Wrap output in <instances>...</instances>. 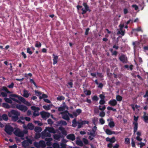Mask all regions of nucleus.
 <instances>
[{"mask_svg": "<svg viewBox=\"0 0 148 148\" xmlns=\"http://www.w3.org/2000/svg\"><path fill=\"white\" fill-rule=\"evenodd\" d=\"M3 106L6 108L9 109L11 108V106L7 103H4L2 104Z\"/></svg>", "mask_w": 148, "mask_h": 148, "instance_id": "33", "label": "nucleus"}, {"mask_svg": "<svg viewBox=\"0 0 148 148\" xmlns=\"http://www.w3.org/2000/svg\"><path fill=\"white\" fill-rule=\"evenodd\" d=\"M99 97L101 99V100H104L105 97L104 95L102 94H100L99 95Z\"/></svg>", "mask_w": 148, "mask_h": 148, "instance_id": "61", "label": "nucleus"}, {"mask_svg": "<svg viewBox=\"0 0 148 148\" xmlns=\"http://www.w3.org/2000/svg\"><path fill=\"white\" fill-rule=\"evenodd\" d=\"M27 52L30 55H31L33 53V52L30 50V49L29 47L27 48Z\"/></svg>", "mask_w": 148, "mask_h": 148, "instance_id": "59", "label": "nucleus"}, {"mask_svg": "<svg viewBox=\"0 0 148 148\" xmlns=\"http://www.w3.org/2000/svg\"><path fill=\"white\" fill-rule=\"evenodd\" d=\"M53 147L54 148H59V145L58 144L55 143L53 145Z\"/></svg>", "mask_w": 148, "mask_h": 148, "instance_id": "49", "label": "nucleus"}, {"mask_svg": "<svg viewBox=\"0 0 148 148\" xmlns=\"http://www.w3.org/2000/svg\"><path fill=\"white\" fill-rule=\"evenodd\" d=\"M77 123H78V128H81L82 126V125H83L82 123V122H77Z\"/></svg>", "mask_w": 148, "mask_h": 148, "instance_id": "57", "label": "nucleus"}, {"mask_svg": "<svg viewBox=\"0 0 148 148\" xmlns=\"http://www.w3.org/2000/svg\"><path fill=\"white\" fill-rule=\"evenodd\" d=\"M9 97L10 98L5 97L4 98V100L6 102L11 104L12 103V100H13L10 98V95H9Z\"/></svg>", "mask_w": 148, "mask_h": 148, "instance_id": "27", "label": "nucleus"}, {"mask_svg": "<svg viewBox=\"0 0 148 148\" xmlns=\"http://www.w3.org/2000/svg\"><path fill=\"white\" fill-rule=\"evenodd\" d=\"M20 114V112L14 110H11L10 112L8 113V116L9 117L11 118L12 120L14 122H16L18 120L17 122L18 123L22 122L21 119L18 120V116Z\"/></svg>", "mask_w": 148, "mask_h": 148, "instance_id": "1", "label": "nucleus"}, {"mask_svg": "<svg viewBox=\"0 0 148 148\" xmlns=\"http://www.w3.org/2000/svg\"><path fill=\"white\" fill-rule=\"evenodd\" d=\"M28 129L31 130H34V126L32 123H29L27 124Z\"/></svg>", "mask_w": 148, "mask_h": 148, "instance_id": "26", "label": "nucleus"}, {"mask_svg": "<svg viewBox=\"0 0 148 148\" xmlns=\"http://www.w3.org/2000/svg\"><path fill=\"white\" fill-rule=\"evenodd\" d=\"M45 129L47 130L49 133H53L55 134L56 133V131L55 129L53 127H46Z\"/></svg>", "mask_w": 148, "mask_h": 148, "instance_id": "13", "label": "nucleus"}, {"mask_svg": "<svg viewBox=\"0 0 148 148\" xmlns=\"http://www.w3.org/2000/svg\"><path fill=\"white\" fill-rule=\"evenodd\" d=\"M105 113L103 111H102L100 112L99 116L101 117H103L105 116Z\"/></svg>", "mask_w": 148, "mask_h": 148, "instance_id": "45", "label": "nucleus"}, {"mask_svg": "<svg viewBox=\"0 0 148 148\" xmlns=\"http://www.w3.org/2000/svg\"><path fill=\"white\" fill-rule=\"evenodd\" d=\"M99 122L101 125L105 123V120L102 118L99 119Z\"/></svg>", "mask_w": 148, "mask_h": 148, "instance_id": "63", "label": "nucleus"}, {"mask_svg": "<svg viewBox=\"0 0 148 148\" xmlns=\"http://www.w3.org/2000/svg\"><path fill=\"white\" fill-rule=\"evenodd\" d=\"M106 132L107 134L109 135H111L113 134H115V132L112 131L108 129H107L106 130Z\"/></svg>", "mask_w": 148, "mask_h": 148, "instance_id": "25", "label": "nucleus"}, {"mask_svg": "<svg viewBox=\"0 0 148 148\" xmlns=\"http://www.w3.org/2000/svg\"><path fill=\"white\" fill-rule=\"evenodd\" d=\"M40 147L44 148L46 147V145L44 141L41 140L39 141Z\"/></svg>", "mask_w": 148, "mask_h": 148, "instance_id": "28", "label": "nucleus"}, {"mask_svg": "<svg viewBox=\"0 0 148 148\" xmlns=\"http://www.w3.org/2000/svg\"><path fill=\"white\" fill-rule=\"evenodd\" d=\"M25 138L26 140H24L22 143V147L24 148H26L29 146L30 144L32 143V140L29 138L28 136H26Z\"/></svg>", "mask_w": 148, "mask_h": 148, "instance_id": "3", "label": "nucleus"}, {"mask_svg": "<svg viewBox=\"0 0 148 148\" xmlns=\"http://www.w3.org/2000/svg\"><path fill=\"white\" fill-rule=\"evenodd\" d=\"M76 144L80 146H82L83 145V144L82 142L80 140H77L76 142Z\"/></svg>", "mask_w": 148, "mask_h": 148, "instance_id": "35", "label": "nucleus"}, {"mask_svg": "<svg viewBox=\"0 0 148 148\" xmlns=\"http://www.w3.org/2000/svg\"><path fill=\"white\" fill-rule=\"evenodd\" d=\"M41 135L39 133H36L35 134V138L36 139H38L41 136Z\"/></svg>", "mask_w": 148, "mask_h": 148, "instance_id": "46", "label": "nucleus"}, {"mask_svg": "<svg viewBox=\"0 0 148 148\" xmlns=\"http://www.w3.org/2000/svg\"><path fill=\"white\" fill-rule=\"evenodd\" d=\"M125 143L126 144H128L130 143V139L128 138H125Z\"/></svg>", "mask_w": 148, "mask_h": 148, "instance_id": "52", "label": "nucleus"}, {"mask_svg": "<svg viewBox=\"0 0 148 148\" xmlns=\"http://www.w3.org/2000/svg\"><path fill=\"white\" fill-rule=\"evenodd\" d=\"M4 120L7 121L8 119V118L7 115L6 114H3L2 115L1 117Z\"/></svg>", "mask_w": 148, "mask_h": 148, "instance_id": "40", "label": "nucleus"}, {"mask_svg": "<svg viewBox=\"0 0 148 148\" xmlns=\"http://www.w3.org/2000/svg\"><path fill=\"white\" fill-rule=\"evenodd\" d=\"M34 145L35 147L37 148H40L39 142L38 143L36 142H35L34 143Z\"/></svg>", "mask_w": 148, "mask_h": 148, "instance_id": "44", "label": "nucleus"}, {"mask_svg": "<svg viewBox=\"0 0 148 148\" xmlns=\"http://www.w3.org/2000/svg\"><path fill=\"white\" fill-rule=\"evenodd\" d=\"M14 83L13 82H12L8 86V88H12L14 86Z\"/></svg>", "mask_w": 148, "mask_h": 148, "instance_id": "62", "label": "nucleus"}, {"mask_svg": "<svg viewBox=\"0 0 148 148\" xmlns=\"http://www.w3.org/2000/svg\"><path fill=\"white\" fill-rule=\"evenodd\" d=\"M98 120V118L97 117H94L93 118L92 120V121L93 123L95 125L96 122Z\"/></svg>", "mask_w": 148, "mask_h": 148, "instance_id": "58", "label": "nucleus"}, {"mask_svg": "<svg viewBox=\"0 0 148 148\" xmlns=\"http://www.w3.org/2000/svg\"><path fill=\"white\" fill-rule=\"evenodd\" d=\"M10 98L13 100V101L18 103H20V102L19 101L15 98H13V97L17 98L21 101L27 106H31L30 103L28 101H26L25 98L21 96H19L18 95L16 94H10Z\"/></svg>", "mask_w": 148, "mask_h": 148, "instance_id": "2", "label": "nucleus"}, {"mask_svg": "<svg viewBox=\"0 0 148 148\" xmlns=\"http://www.w3.org/2000/svg\"><path fill=\"white\" fill-rule=\"evenodd\" d=\"M82 112V111L81 109H78L76 110L75 112H73V114L74 116L76 117L77 115H79V114L81 113Z\"/></svg>", "mask_w": 148, "mask_h": 148, "instance_id": "14", "label": "nucleus"}, {"mask_svg": "<svg viewBox=\"0 0 148 148\" xmlns=\"http://www.w3.org/2000/svg\"><path fill=\"white\" fill-rule=\"evenodd\" d=\"M108 104L112 106H115L117 104L116 101L114 99L112 100H110L108 102Z\"/></svg>", "mask_w": 148, "mask_h": 148, "instance_id": "16", "label": "nucleus"}, {"mask_svg": "<svg viewBox=\"0 0 148 148\" xmlns=\"http://www.w3.org/2000/svg\"><path fill=\"white\" fill-rule=\"evenodd\" d=\"M23 96L26 98H28L29 96V93H28L27 90H23Z\"/></svg>", "mask_w": 148, "mask_h": 148, "instance_id": "23", "label": "nucleus"}, {"mask_svg": "<svg viewBox=\"0 0 148 148\" xmlns=\"http://www.w3.org/2000/svg\"><path fill=\"white\" fill-rule=\"evenodd\" d=\"M53 137L55 139L58 140L62 137V136L60 135L55 134L53 135Z\"/></svg>", "mask_w": 148, "mask_h": 148, "instance_id": "32", "label": "nucleus"}, {"mask_svg": "<svg viewBox=\"0 0 148 148\" xmlns=\"http://www.w3.org/2000/svg\"><path fill=\"white\" fill-rule=\"evenodd\" d=\"M106 141L109 142L111 143H114L116 141L114 136H113L111 138L109 137H107L106 138Z\"/></svg>", "mask_w": 148, "mask_h": 148, "instance_id": "15", "label": "nucleus"}, {"mask_svg": "<svg viewBox=\"0 0 148 148\" xmlns=\"http://www.w3.org/2000/svg\"><path fill=\"white\" fill-rule=\"evenodd\" d=\"M97 129V127L96 126H94L92 127V130L90 132L88 133V134L90 135L93 137H95L97 134L96 133V132Z\"/></svg>", "mask_w": 148, "mask_h": 148, "instance_id": "7", "label": "nucleus"}, {"mask_svg": "<svg viewBox=\"0 0 148 148\" xmlns=\"http://www.w3.org/2000/svg\"><path fill=\"white\" fill-rule=\"evenodd\" d=\"M134 120L135 121V122H134L133 123V125H134L133 128L134 134H135L138 130V123L137 122V121H138V116L136 117L135 116H134Z\"/></svg>", "mask_w": 148, "mask_h": 148, "instance_id": "4", "label": "nucleus"}, {"mask_svg": "<svg viewBox=\"0 0 148 148\" xmlns=\"http://www.w3.org/2000/svg\"><path fill=\"white\" fill-rule=\"evenodd\" d=\"M65 97L62 96H59L57 98V100L59 101L64 100L65 99Z\"/></svg>", "mask_w": 148, "mask_h": 148, "instance_id": "38", "label": "nucleus"}, {"mask_svg": "<svg viewBox=\"0 0 148 148\" xmlns=\"http://www.w3.org/2000/svg\"><path fill=\"white\" fill-rule=\"evenodd\" d=\"M41 46V43L39 42H38V41H36V42L35 44V47H38L39 48Z\"/></svg>", "mask_w": 148, "mask_h": 148, "instance_id": "41", "label": "nucleus"}, {"mask_svg": "<svg viewBox=\"0 0 148 148\" xmlns=\"http://www.w3.org/2000/svg\"><path fill=\"white\" fill-rule=\"evenodd\" d=\"M34 130L36 133H40L42 131V129L41 127L36 126L35 127Z\"/></svg>", "mask_w": 148, "mask_h": 148, "instance_id": "24", "label": "nucleus"}, {"mask_svg": "<svg viewBox=\"0 0 148 148\" xmlns=\"http://www.w3.org/2000/svg\"><path fill=\"white\" fill-rule=\"evenodd\" d=\"M106 108V107L105 105H104L102 107L101 105H99V109L102 111H103L105 110Z\"/></svg>", "mask_w": 148, "mask_h": 148, "instance_id": "37", "label": "nucleus"}, {"mask_svg": "<svg viewBox=\"0 0 148 148\" xmlns=\"http://www.w3.org/2000/svg\"><path fill=\"white\" fill-rule=\"evenodd\" d=\"M143 118L144 119V122L147 123H148V116L146 115V113L145 112H143Z\"/></svg>", "mask_w": 148, "mask_h": 148, "instance_id": "19", "label": "nucleus"}, {"mask_svg": "<svg viewBox=\"0 0 148 148\" xmlns=\"http://www.w3.org/2000/svg\"><path fill=\"white\" fill-rule=\"evenodd\" d=\"M50 105H48L47 106L46 105H44L43 106V108L45 110H50Z\"/></svg>", "mask_w": 148, "mask_h": 148, "instance_id": "42", "label": "nucleus"}, {"mask_svg": "<svg viewBox=\"0 0 148 148\" xmlns=\"http://www.w3.org/2000/svg\"><path fill=\"white\" fill-rule=\"evenodd\" d=\"M34 92L35 93L36 95L37 96H38L41 95L42 94V93L40 92L39 91H38V90H34Z\"/></svg>", "mask_w": 148, "mask_h": 148, "instance_id": "47", "label": "nucleus"}, {"mask_svg": "<svg viewBox=\"0 0 148 148\" xmlns=\"http://www.w3.org/2000/svg\"><path fill=\"white\" fill-rule=\"evenodd\" d=\"M62 115V118L66 120L69 121L70 120V118L69 115L67 114H61Z\"/></svg>", "mask_w": 148, "mask_h": 148, "instance_id": "21", "label": "nucleus"}, {"mask_svg": "<svg viewBox=\"0 0 148 148\" xmlns=\"http://www.w3.org/2000/svg\"><path fill=\"white\" fill-rule=\"evenodd\" d=\"M14 134L16 136H17L20 137H23V134L22 132L18 130H16L14 132Z\"/></svg>", "mask_w": 148, "mask_h": 148, "instance_id": "10", "label": "nucleus"}, {"mask_svg": "<svg viewBox=\"0 0 148 148\" xmlns=\"http://www.w3.org/2000/svg\"><path fill=\"white\" fill-rule=\"evenodd\" d=\"M59 130L61 131L62 134L65 135H67L66 131L65 130V129L62 127H60L59 128Z\"/></svg>", "mask_w": 148, "mask_h": 148, "instance_id": "20", "label": "nucleus"}, {"mask_svg": "<svg viewBox=\"0 0 148 148\" xmlns=\"http://www.w3.org/2000/svg\"><path fill=\"white\" fill-rule=\"evenodd\" d=\"M16 108L24 112L27 111V108L25 106L19 104H17L16 106Z\"/></svg>", "mask_w": 148, "mask_h": 148, "instance_id": "6", "label": "nucleus"}, {"mask_svg": "<svg viewBox=\"0 0 148 148\" xmlns=\"http://www.w3.org/2000/svg\"><path fill=\"white\" fill-rule=\"evenodd\" d=\"M138 145H140V148H142L143 146L145 145V143L143 142H140V143H138Z\"/></svg>", "mask_w": 148, "mask_h": 148, "instance_id": "60", "label": "nucleus"}, {"mask_svg": "<svg viewBox=\"0 0 148 148\" xmlns=\"http://www.w3.org/2000/svg\"><path fill=\"white\" fill-rule=\"evenodd\" d=\"M83 5L84 6L85 8V10H86L87 11H88L89 12L91 11V10L89 9V7L87 5V4L86 3H84L83 4Z\"/></svg>", "mask_w": 148, "mask_h": 148, "instance_id": "29", "label": "nucleus"}, {"mask_svg": "<svg viewBox=\"0 0 148 148\" xmlns=\"http://www.w3.org/2000/svg\"><path fill=\"white\" fill-rule=\"evenodd\" d=\"M66 138L68 139L73 141L75 139V136L74 134H69L66 136Z\"/></svg>", "mask_w": 148, "mask_h": 148, "instance_id": "17", "label": "nucleus"}, {"mask_svg": "<svg viewBox=\"0 0 148 148\" xmlns=\"http://www.w3.org/2000/svg\"><path fill=\"white\" fill-rule=\"evenodd\" d=\"M4 130L8 134L10 135L13 132L14 129L11 125H8L5 126Z\"/></svg>", "mask_w": 148, "mask_h": 148, "instance_id": "5", "label": "nucleus"}, {"mask_svg": "<svg viewBox=\"0 0 148 148\" xmlns=\"http://www.w3.org/2000/svg\"><path fill=\"white\" fill-rule=\"evenodd\" d=\"M99 99V98L96 95L94 96L92 98V99L93 101H98Z\"/></svg>", "mask_w": 148, "mask_h": 148, "instance_id": "43", "label": "nucleus"}, {"mask_svg": "<svg viewBox=\"0 0 148 148\" xmlns=\"http://www.w3.org/2000/svg\"><path fill=\"white\" fill-rule=\"evenodd\" d=\"M136 134L137 135L136 137V140L138 141L141 142L142 140V138L140 137L141 135V132L140 131H137Z\"/></svg>", "mask_w": 148, "mask_h": 148, "instance_id": "12", "label": "nucleus"}, {"mask_svg": "<svg viewBox=\"0 0 148 148\" xmlns=\"http://www.w3.org/2000/svg\"><path fill=\"white\" fill-rule=\"evenodd\" d=\"M84 92L87 95H89L91 94V92L90 90H86L84 91Z\"/></svg>", "mask_w": 148, "mask_h": 148, "instance_id": "51", "label": "nucleus"}, {"mask_svg": "<svg viewBox=\"0 0 148 148\" xmlns=\"http://www.w3.org/2000/svg\"><path fill=\"white\" fill-rule=\"evenodd\" d=\"M35 123H37L38 125L41 126L42 125V123L41 122H40L39 121H34Z\"/></svg>", "mask_w": 148, "mask_h": 148, "instance_id": "50", "label": "nucleus"}, {"mask_svg": "<svg viewBox=\"0 0 148 148\" xmlns=\"http://www.w3.org/2000/svg\"><path fill=\"white\" fill-rule=\"evenodd\" d=\"M40 114L41 116V117L44 119L48 118L49 116V113L45 112L44 111L41 112Z\"/></svg>", "mask_w": 148, "mask_h": 148, "instance_id": "11", "label": "nucleus"}, {"mask_svg": "<svg viewBox=\"0 0 148 148\" xmlns=\"http://www.w3.org/2000/svg\"><path fill=\"white\" fill-rule=\"evenodd\" d=\"M119 59L123 63H127V58L126 56L122 54L119 57Z\"/></svg>", "mask_w": 148, "mask_h": 148, "instance_id": "8", "label": "nucleus"}, {"mask_svg": "<svg viewBox=\"0 0 148 148\" xmlns=\"http://www.w3.org/2000/svg\"><path fill=\"white\" fill-rule=\"evenodd\" d=\"M47 130H45L42 131L41 133V136L42 138H44L45 137L51 136V134L49 132H47Z\"/></svg>", "mask_w": 148, "mask_h": 148, "instance_id": "9", "label": "nucleus"}, {"mask_svg": "<svg viewBox=\"0 0 148 148\" xmlns=\"http://www.w3.org/2000/svg\"><path fill=\"white\" fill-rule=\"evenodd\" d=\"M83 140L85 144L87 145L88 144V141L87 139L85 138H83Z\"/></svg>", "mask_w": 148, "mask_h": 148, "instance_id": "56", "label": "nucleus"}, {"mask_svg": "<svg viewBox=\"0 0 148 148\" xmlns=\"http://www.w3.org/2000/svg\"><path fill=\"white\" fill-rule=\"evenodd\" d=\"M52 56L53 57V65H54L57 63L58 61V56H56L54 54H53L52 55Z\"/></svg>", "mask_w": 148, "mask_h": 148, "instance_id": "18", "label": "nucleus"}, {"mask_svg": "<svg viewBox=\"0 0 148 148\" xmlns=\"http://www.w3.org/2000/svg\"><path fill=\"white\" fill-rule=\"evenodd\" d=\"M83 5L84 6L85 8V10H86L87 11H88L89 12L91 11V10L89 9V7L87 5V4L86 3H84L83 4Z\"/></svg>", "mask_w": 148, "mask_h": 148, "instance_id": "30", "label": "nucleus"}, {"mask_svg": "<svg viewBox=\"0 0 148 148\" xmlns=\"http://www.w3.org/2000/svg\"><path fill=\"white\" fill-rule=\"evenodd\" d=\"M47 122L48 124L52 125L53 123V122L51 119H49L47 120Z\"/></svg>", "mask_w": 148, "mask_h": 148, "instance_id": "64", "label": "nucleus"}, {"mask_svg": "<svg viewBox=\"0 0 148 148\" xmlns=\"http://www.w3.org/2000/svg\"><path fill=\"white\" fill-rule=\"evenodd\" d=\"M77 122L76 121V119H75L72 121V126L73 127H75L77 126Z\"/></svg>", "mask_w": 148, "mask_h": 148, "instance_id": "34", "label": "nucleus"}, {"mask_svg": "<svg viewBox=\"0 0 148 148\" xmlns=\"http://www.w3.org/2000/svg\"><path fill=\"white\" fill-rule=\"evenodd\" d=\"M65 109V107L64 106L59 107L58 109L59 111H64Z\"/></svg>", "mask_w": 148, "mask_h": 148, "instance_id": "53", "label": "nucleus"}, {"mask_svg": "<svg viewBox=\"0 0 148 148\" xmlns=\"http://www.w3.org/2000/svg\"><path fill=\"white\" fill-rule=\"evenodd\" d=\"M2 89L3 90L6 92L7 93H12V92L9 91L7 88L5 86H3L2 87Z\"/></svg>", "mask_w": 148, "mask_h": 148, "instance_id": "39", "label": "nucleus"}, {"mask_svg": "<svg viewBox=\"0 0 148 148\" xmlns=\"http://www.w3.org/2000/svg\"><path fill=\"white\" fill-rule=\"evenodd\" d=\"M48 97V96L46 95L45 94H43L42 95V96H40L39 97V99H42L43 98H47Z\"/></svg>", "mask_w": 148, "mask_h": 148, "instance_id": "55", "label": "nucleus"}, {"mask_svg": "<svg viewBox=\"0 0 148 148\" xmlns=\"http://www.w3.org/2000/svg\"><path fill=\"white\" fill-rule=\"evenodd\" d=\"M31 109L34 111V112H38V111L40 110L39 108L37 107L34 106H32L31 107Z\"/></svg>", "mask_w": 148, "mask_h": 148, "instance_id": "31", "label": "nucleus"}, {"mask_svg": "<svg viewBox=\"0 0 148 148\" xmlns=\"http://www.w3.org/2000/svg\"><path fill=\"white\" fill-rule=\"evenodd\" d=\"M109 125L110 127H112L114 126L115 124L113 121H110L109 123Z\"/></svg>", "mask_w": 148, "mask_h": 148, "instance_id": "48", "label": "nucleus"}, {"mask_svg": "<svg viewBox=\"0 0 148 148\" xmlns=\"http://www.w3.org/2000/svg\"><path fill=\"white\" fill-rule=\"evenodd\" d=\"M122 97L120 95H117L116 96V99L118 101H121L122 100Z\"/></svg>", "mask_w": 148, "mask_h": 148, "instance_id": "36", "label": "nucleus"}, {"mask_svg": "<svg viewBox=\"0 0 148 148\" xmlns=\"http://www.w3.org/2000/svg\"><path fill=\"white\" fill-rule=\"evenodd\" d=\"M118 34H121L122 36H123L125 34V32L124 31L122 30H120L119 31L117 32Z\"/></svg>", "mask_w": 148, "mask_h": 148, "instance_id": "54", "label": "nucleus"}, {"mask_svg": "<svg viewBox=\"0 0 148 148\" xmlns=\"http://www.w3.org/2000/svg\"><path fill=\"white\" fill-rule=\"evenodd\" d=\"M58 124L59 125L64 126H66L67 124V123L66 122L63 120L59 121L58 122Z\"/></svg>", "mask_w": 148, "mask_h": 148, "instance_id": "22", "label": "nucleus"}]
</instances>
